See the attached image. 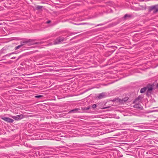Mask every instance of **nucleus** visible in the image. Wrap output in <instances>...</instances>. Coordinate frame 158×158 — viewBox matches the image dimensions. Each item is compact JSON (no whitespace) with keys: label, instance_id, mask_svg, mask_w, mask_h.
<instances>
[{"label":"nucleus","instance_id":"1","mask_svg":"<svg viewBox=\"0 0 158 158\" xmlns=\"http://www.w3.org/2000/svg\"><path fill=\"white\" fill-rule=\"evenodd\" d=\"M35 41V40H31V39H29L27 40H26L25 41L22 42H21V44H24V45L26 44H27L29 43V45H32L34 44H42L43 42H35V43H32V42L33 41Z\"/></svg>","mask_w":158,"mask_h":158},{"label":"nucleus","instance_id":"2","mask_svg":"<svg viewBox=\"0 0 158 158\" xmlns=\"http://www.w3.org/2000/svg\"><path fill=\"white\" fill-rule=\"evenodd\" d=\"M35 41V40H31V39H29L27 40H26L25 41L22 42H21V44H24V45L26 44H27L29 43V45H32L34 44H42L43 42H35V43H32V42L33 41Z\"/></svg>","mask_w":158,"mask_h":158},{"label":"nucleus","instance_id":"3","mask_svg":"<svg viewBox=\"0 0 158 158\" xmlns=\"http://www.w3.org/2000/svg\"><path fill=\"white\" fill-rule=\"evenodd\" d=\"M148 9L149 12L153 11V13H156L158 12V4L149 6Z\"/></svg>","mask_w":158,"mask_h":158},{"label":"nucleus","instance_id":"4","mask_svg":"<svg viewBox=\"0 0 158 158\" xmlns=\"http://www.w3.org/2000/svg\"><path fill=\"white\" fill-rule=\"evenodd\" d=\"M64 38L63 37H59L57 38L54 41L53 44H56L60 43L61 42L64 40Z\"/></svg>","mask_w":158,"mask_h":158},{"label":"nucleus","instance_id":"5","mask_svg":"<svg viewBox=\"0 0 158 158\" xmlns=\"http://www.w3.org/2000/svg\"><path fill=\"white\" fill-rule=\"evenodd\" d=\"M11 117L16 120H18L23 118L24 117V115L21 114L16 116H12Z\"/></svg>","mask_w":158,"mask_h":158},{"label":"nucleus","instance_id":"6","mask_svg":"<svg viewBox=\"0 0 158 158\" xmlns=\"http://www.w3.org/2000/svg\"><path fill=\"white\" fill-rule=\"evenodd\" d=\"M143 98V95H140L138 97L136 98L133 101V103H135L136 102H139L141 100V99Z\"/></svg>","mask_w":158,"mask_h":158},{"label":"nucleus","instance_id":"7","mask_svg":"<svg viewBox=\"0 0 158 158\" xmlns=\"http://www.w3.org/2000/svg\"><path fill=\"white\" fill-rule=\"evenodd\" d=\"M2 119L3 120L7 122L12 123L14 121V120L12 119L9 117H3L2 118Z\"/></svg>","mask_w":158,"mask_h":158},{"label":"nucleus","instance_id":"8","mask_svg":"<svg viewBox=\"0 0 158 158\" xmlns=\"http://www.w3.org/2000/svg\"><path fill=\"white\" fill-rule=\"evenodd\" d=\"M147 92L148 93H150L153 90V86L150 84H148L147 86Z\"/></svg>","mask_w":158,"mask_h":158},{"label":"nucleus","instance_id":"9","mask_svg":"<svg viewBox=\"0 0 158 158\" xmlns=\"http://www.w3.org/2000/svg\"><path fill=\"white\" fill-rule=\"evenodd\" d=\"M133 107L140 110H142L143 109V106L139 103H136L133 106Z\"/></svg>","mask_w":158,"mask_h":158},{"label":"nucleus","instance_id":"10","mask_svg":"<svg viewBox=\"0 0 158 158\" xmlns=\"http://www.w3.org/2000/svg\"><path fill=\"white\" fill-rule=\"evenodd\" d=\"M106 95L105 93H102L99 94L98 96V98L99 99H101L106 97Z\"/></svg>","mask_w":158,"mask_h":158},{"label":"nucleus","instance_id":"11","mask_svg":"<svg viewBox=\"0 0 158 158\" xmlns=\"http://www.w3.org/2000/svg\"><path fill=\"white\" fill-rule=\"evenodd\" d=\"M146 9V7L145 6H142V8H141L140 7H137L135 8V9H134L135 10H145Z\"/></svg>","mask_w":158,"mask_h":158},{"label":"nucleus","instance_id":"12","mask_svg":"<svg viewBox=\"0 0 158 158\" xmlns=\"http://www.w3.org/2000/svg\"><path fill=\"white\" fill-rule=\"evenodd\" d=\"M147 90V88L146 87H144L143 88H142L140 90V92L141 93H144L146 90Z\"/></svg>","mask_w":158,"mask_h":158},{"label":"nucleus","instance_id":"13","mask_svg":"<svg viewBox=\"0 0 158 158\" xmlns=\"http://www.w3.org/2000/svg\"><path fill=\"white\" fill-rule=\"evenodd\" d=\"M24 45V44H21L20 45H18L17 47H16L15 48V50L18 49Z\"/></svg>","mask_w":158,"mask_h":158},{"label":"nucleus","instance_id":"14","mask_svg":"<svg viewBox=\"0 0 158 158\" xmlns=\"http://www.w3.org/2000/svg\"><path fill=\"white\" fill-rule=\"evenodd\" d=\"M43 7V6H37L36 7V9L37 10H42V8Z\"/></svg>","mask_w":158,"mask_h":158},{"label":"nucleus","instance_id":"15","mask_svg":"<svg viewBox=\"0 0 158 158\" xmlns=\"http://www.w3.org/2000/svg\"><path fill=\"white\" fill-rule=\"evenodd\" d=\"M118 102L119 103H120L121 104H122L125 102H124L123 100V98H122V99H119L118 100Z\"/></svg>","mask_w":158,"mask_h":158},{"label":"nucleus","instance_id":"16","mask_svg":"<svg viewBox=\"0 0 158 158\" xmlns=\"http://www.w3.org/2000/svg\"><path fill=\"white\" fill-rule=\"evenodd\" d=\"M77 110H78L77 109H75L73 110H72L69 111V113H72L73 112H75Z\"/></svg>","mask_w":158,"mask_h":158},{"label":"nucleus","instance_id":"17","mask_svg":"<svg viewBox=\"0 0 158 158\" xmlns=\"http://www.w3.org/2000/svg\"><path fill=\"white\" fill-rule=\"evenodd\" d=\"M131 17V15H129L128 14H126L124 16V18L125 19L127 17Z\"/></svg>","mask_w":158,"mask_h":158},{"label":"nucleus","instance_id":"18","mask_svg":"<svg viewBox=\"0 0 158 158\" xmlns=\"http://www.w3.org/2000/svg\"><path fill=\"white\" fill-rule=\"evenodd\" d=\"M43 95H36V96H35V98H42L43 97Z\"/></svg>","mask_w":158,"mask_h":158},{"label":"nucleus","instance_id":"19","mask_svg":"<svg viewBox=\"0 0 158 158\" xmlns=\"http://www.w3.org/2000/svg\"><path fill=\"white\" fill-rule=\"evenodd\" d=\"M128 99H129L128 98V97H125V98H123V100L124 102H126V101H127L128 100Z\"/></svg>","mask_w":158,"mask_h":158},{"label":"nucleus","instance_id":"20","mask_svg":"<svg viewBox=\"0 0 158 158\" xmlns=\"http://www.w3.org/2000/svg\"><path fill=\"white\" fill-rule=\"evenodd\" d=\"M90 109V106H88L87 107H84L83 109V110H89Z\"/></svg>","mask_w":158,"mask_h":158},{"label":"nucleus","instance_id":"21","mask_svg":"<svg viewBox=\"0 0 158 158\" xmlns=\"http://www.w3.org/2000/svg\"><path fill=\"white\" fill-rule=\"evenodd\" d=\"M97 107V105L95 104H93L92 106V108L94 109L96 108Z\"/></svg>","mask_w":158,"mask_h":158},{"label":"nucleus","instance_id":"22","mask_svg":"<svg viewBox=\"0 0 158 158\" xmlns=\"http://www.w3.org/2000/svg\"><path fill=\"white\" fill-rule=\"evenodd\" d=\"M14 53V52H12V53H10L8 54H6V56H9L10 55H11L12 54H13Z\"/></svg>","mask_w":158,"mask_h":158},{"label":"nucleus","instance_id":"23","mask_svg":"<svg viewBox=\"0 0 158 158\" xmlns=\"http://www.w3.org/2000/svg\"><path fill=\"white\" fill-rule=\"evenodd\" d=\"M50 22H51V21H50V20H48V21L47 22V23H50Z\"/></svg>","mask_w":158,"mask_h":158},{"label":"nucleus","instance_id":"24","mask_svg":"<svg viewBox=\"0 0 158 158\" xmlns=\"http://www.w3.org/2000/svg\"><path fill=\"white\" fill-rule=\"evenodd\" d=\"M102 24H98L97 25V26H100V25H102Z\"/></svg>","mask_w":158,"mask_h":158},{"label":"nucleus","instance_id":"25","mask_svg":"<svg viewBox=\"0 0 158 158\" xmlns=\"http://www.w3.org/2000/svg\"><path fill=\"white\" fill-rule=\"evenodd\" d=\"M15 57H13L11 59H15Z\"/></svg>","mask_w":158,"mask_h":158},{"label":"nucleus","instance_id":"26","mask_svg":"<svg viewBox=\"0 0 158 158\" xmlns=\"http://www.w3.org/2000/svg\"><path fill=\"white\" fill-rule=\"evenodd\" d=\"M76 33H72V34H76Z\"/></svg>","mask_w":158,"mask_h":158},{"label":"nucleus","instance_id":"27","mask_svg":"<svg viewBox=\"0 0 158 158\" xmlns=\"http://www.w3.org/2000/svg\"><path fill=\"white\" fill-rule=\"evenodd\" d=\"M156 87H157V88H158V84H157V85H156Z\"/></svg>","mask_w":158,"mask_h":158},{"label":"nucleus","instance_id":"28","mask_svg":"<svg viewBox=\"0 0 158 158\" xmlns=\"http://www.w3.org/2000/svg\"><path fill=\"white\" fill-rule=\"evenodd\" d=\"M140 6L141 7H140L141 8H142V6Z\"/></svg>","mask_w":158,"mask_h":158},{"label":"nucleus","instance_id":"29","mask_svg":"<svg viewBox=\"0 0 158 158\" xmlns=\"http://www.w3.org/2000/svg\"><path fill=\"white\" fill-rule=\"evenodd\" d=\"M85 23H81V24H85Z\"/></svg>","mask_w":158,"mask_h":158},{"label":"nucleus","instance_id":"30","mask_svg":"<svg viewBox=\"0 0 158 158\" xmlns=\"http://www.w3.org/2000/svg\"><path fill=\"white\" fill-rule=\"evenodd\" d=\"M107 108V107H104L103 108V109H105Z\"/></svg>","mask_w":158,"mask_h":158},{"label":"nucleus","instance_id":"31","mask_svg":"<svg viewBox=\"0 0 158 158\" xmlns=\"http://www.w3.org/2000/svg\"><path fill=\"white\" fill-rule=\"evenodd\" d=\"M89 144H91V145L93 144H92V143H89Z\"/></svg>","mask_w":158,"mask_h":158},{"label":"nucleus","instance_id":"32","mask_svg":"<svg viewBox=\"0 0 158 158\" xmlns=\"http://www.w3.org/2000/svg\"><path fill=\"white\" fill-rule=\"evenodd\" d=\"M116 47V48H117V47Z\"/></svg>","mask_w":158,"mask_h":158}]
</instances>
